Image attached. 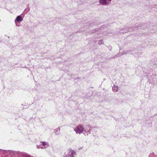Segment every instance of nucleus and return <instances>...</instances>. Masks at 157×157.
<instances>
[{
  "label": "nucleus",
  "mask_w": 157,
  "mask_h": 157,
  "mask_svg": "<svg viewBox=\"0 0 157 157\" xmlns=\"http://www.w3.org/2000/svg\"><path fill=\"white\" fill-rule=\"evenodd\" d=\"M83 130V128L82 127L78 126L75 131L77 133H80L82 132Z\"/></svg>",
  "instance_id": "1"
},
{
  "label": "nucleus",
  "mask_w": 157,
  "mask_h": 157,
  "mask_svg": "<svg viewBox=\"0 0 157 157\" xmlns=\"http://www.w3.org/2000/svg\"><path fill=\"white\" fill-rule=\"evenodd\" d=\"M75 154V152L72 150L69 151V154L64 156L63 157H74V155Z\"/></svg>",
  "instance_id": "2"
},
{
  "label": "nucleus",
  "mask_w": 157,
  "mask_h": 157,
  "mask_svg": "<svg viewBox=\"0 0 157 157\" xmlns=\"http://www.w3.org/2000/svg\"><path fill=\"white\" fill-rule=\"evenodd\" d=\"M16 20L17 21L19 22L21 21H22L23 19L21 16H17V17Z\"/></svg>",
  "instance_id": "3"
},
{
  "label": "nucleus",
  "mask_w": 157,
  "mask_h": 157,
  "mask_svg": "<svg viewBox=\"0 0 157 157\" xmlns=\"http://www.w3.org/2000/svg\"><path fill=\"white\" fill-rule=\"evenodd\" d=\"M99 2L101 4H106V1L105 0H100Z\"/></svg>",
  "instance_id": "4"
},
{
  "label": "nucleus",
  "mask_w": 157,
  "mask_h": 157,
  "mask_svg": "<svg viewBox=\"0 0 157 157\" xmlns=\"http://www.w3.org/2000/svg\"><path fill=\"white\" fill-rule=\"evenodd\" d=\"M42 144L43 145V146H45L46 145V143L45 142H42Z\"/></svg>",
  "instance_id": "5"
},
{
  "label": "nucleus",
  "mask_w": 157,
  "mask_h": 157,
  "mask_svg": "<svg viewBox=\"0 0 157 157\" xmlns=\"http://www.w3.org/2000/svg\"><path fill=\"white\" fill-rule=\"evenodd\" d=\"M103 41L102 40L99 41V44H101L102 43Z\"/></svg>",
  "instance_id": "6"
},
{
  "label": "nucleus",
  "mask_w": 157,
  "mask_h": 157,
  "mask_svg": "<svg viewBox=\"0 0 157 157\" xmlns=\"http://www.w3.org/2000/svg\"><path fill=\"white\" fill-rule=\"evenodd\" d=\"M116 88L117 89L116 91H117V90H118V88L117 87H116Z\"/></svg>",
  "instance_id": "7"
},
{
  "label": "nucleus",
  "mask_w": 157,
  "mask_h": 157,
  "mask_svg": "<svg viewBox=\"0 0 157 157\" xmlns=\"http://www.w3.org/2000/svg\"><path fill=\"white\" fill-rule=\"evenodd\" d=\"M109 2H110L111 1V0H108Z\"/></svg>",
  "instance_id": "8"
}]
</instances>
